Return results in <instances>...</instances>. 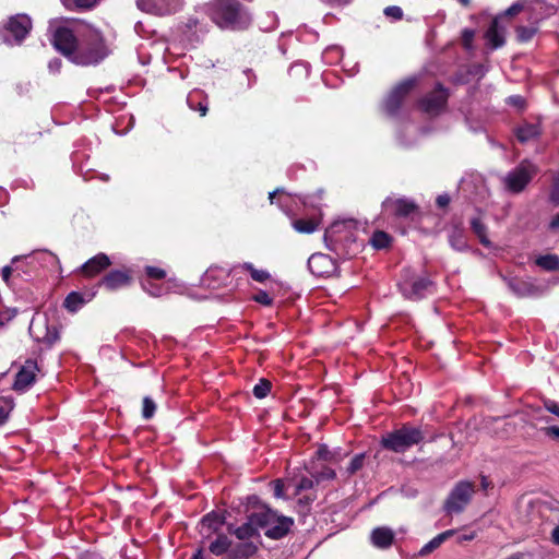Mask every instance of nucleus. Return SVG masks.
Returning <instances> with one entry per match:
<instances>
[{"label": "nucleus", "mask_w": 559, "mask_h": 559, "mask_svg": "<svg viewBox=\"0 0 559 559\" xmlns=\"http://www.w3.org/2000/svg\"><path fill=\"white\" fill-rule=\"evenodd\" d=\"M324 242L330 251L344 260L353 258L359 247L355 234L349 229V225L346 222L333 223L325 230Z\"/></svg>", "instance_id": "nucleus-4"}, {"label": "nucleus", "mask_w": 559, "mask_h": 559, "mask_svg": "<svg viewBox=\"0 0 559 559\" xmlns=\"http://www.w3.org/2000/svg\"><path fill=\"white\" fill-rule=\"evenodd\" d=\"M365 453L356 454L344 471V473L346 474V478H349L350 476L355 475L358 471H360L365 465Z\"/></svg>", "instance_id": "nucleus-39"}, {"label": "nucleus", "mask_w": 559, "mask_h": 559, "mask_svg": "<svg viewBox=\"0 0 559 559\" xmlns=\"http://www.w3.org/2000/svg\"><path fill=\"white\" fill-rule=\"evenodd\" d=\"M233 540L224 533L216 534V538L209 545V550L214 556H223L228 554Z\"/></svg>", "instance_id": "nucleus-24"}, {"label": "nucleus", "mask_w": 559, "mask_h": 559, "mask_svg": "<svg viewBox=\"0 0 559 559\" xmlns=\"http://www.w3.org/2000/svg\"><path fill=\"white\" fill-rule=\"evenodd\" d=\"M450 197L448 194H440L436 199V204L438 207H447L450 204Z\"/></svg>", "instance_id": "nucleus-55"}, {"label": "nucleus", "mask_w": 559, "mask_h": 559, "mask_svg": "<svg viewBox=\"0 0 559 559\" xmlns=\"http://www.w3.org/2000/svg\"><path fill=\"white\" fill-rule=\"evenodd\" d=\"M507 24L502 23V17H495L485 33V38L492 49H498L506 44Z\"/></svg>", "instance_id": "nucleus-18"}, {"label": "nucleus", "mask_w": 559, "mask_h": 559, "mask_svg": "<svg viewBox=\"0 0 559 559\" xmlns=\"http://www.w3.org/2000/svg\"><path fill=\"white\" fill-rule=\"evenodd\" d=\"M523 10L524 1H518L513 3L510 8H508L503 13L497 15L496 17H502V23H504L508 19L518 15Z\"/></svg>", "instance_id": "nucleus-43"}, {"label": "nucleus", "mask_w": 559, "mask_h": 559, "mask_svg": "<svg viewBox=\"0 0 559 559\" xmlns=\"http://www.w3.org/2000/svg\"><path fill=\"white\" fill-rule=\"evenodd\" d=\"M32 20L26 14H16L10 16L0 26V37L3 43L12 45H21L32 31Z\"/></svg>", "instance_id": "nucleus-6"}, {"label": "nucleus", "mask_w": 559, "mask_h": 559, "mask_svg": "<svg viewBox=\"0 0 559 559\" xmlns=\"http://www.w3.org/2000/svg\"><path fill=\"white\" fill-rule=\"evenodd\" d=\"M471 229L478 238L479 242L489 248L491 246V241L488 238V229L487 226L481 222L480 218L474 217L471 221Z\"/></svg>", "instance_id": "nucleus-31"}, {"label": "nucleus", "mask_w": 559, "mask_h": 559, "mask_svg": "<svg viewBox=\"0 0 559 559\" xmlns=\"http://www.w3.org/2000/svg\"><path fill=\"white\" fill-rule=\"evenodd\" d=\"M85 304L83 295L79 292H71L63 301V307L69 312L78 311Z\"/></svg>", "instance_id": "nucleus-35"}, {"label": "nucleus", "mask_w": 559, "mask_h": 559, "mask_svg": "<svg viewBox=\"0 0 559 559\" xmlns=\"http://www.w3.org/2000/svg\"><path fill=\"white\" fill-rule=\"evenodd\" d=\"M316 484H317L316 479L313 480L308 477H301V479L299 480V483L296 486L295 495H299L304 490L312 489Z\"/></svg>", "instance_id": "nucleus-49"}, {"label": "nucleus", "mask_w": 559, "mask_h": 559, "mask_svg": "<svg viewBox=\"0 0 559 559\" xmlns=\"http://www.w3.org/2000/svg\"><path fill=\"white\" fill-rule=\"evenodd\" d=\"M37 371H39V368L36 360L27 359L15 374L13 390L17 392L26 391L36 381Z\"/></svg>", "instance_id": "nucleus-15"}, {"label": "nucleus", "mask_w": 559, "mask_h": 559, "mask_svg": "<svg viewBox=\"0 0 559 559\" xmlns=\"http://www.w3.org/2000/svg\"><path fill=\"white\" fill-rule=\"evenodd\" d=\"M551 542L559 546V525L556 526L551 532Z\"/></svg>", "instance_id": "nucleus-62"}, {"label": "nucleus", "mask_w": 559, "mask_h": 559, "mask_svg": "<svg viewBox=\"0 0 559 559\" xmlns=\"http://www.w3.org/2000/svg\"><path fill=\"white\" fill-rule=\"evenodd\" d=\"M234 535L241 542H250V538L258 535V528L254 522L250 521V514L246 523L234 530Z\"/></svg>", "instance_id": "nucleus-29"}, {"label": "nucleus", "mask_w": 559, "mask_h": 559, "mask_svg": "<svg viewBox=\"0 0 559 559\" xmlns=\"http://www.w3.org/2000/svg\"><path fill=\"white\" fill-rule=\"evenodd\" d=\"M22 262V259L20 257H14L11 261V265H5L1 270V276L2 280L9 285L10 284V277L12 275H15L17 277H21V266L20 263Z\"/></svg>", "instance_id": "nucleus-36"}, {"label": "nucleus", "mask_w": 559, "mask_h": 559, "mask_svg": "<svg viewBox=\"0 0 559 559\" xmlns=\"http://www.w3.org/2000/svg\"><path fill=\"white\" fill-rule=\"evenodd\" d=\"M284 193H285V190L283 188H277L274 191L270 192L269 193L270 202L274 203V199L276 198V195L284 194Z\"/></svg>", "instance_id": "nucleus-61"}, {"label": "nucleus", "mask_w": 559, "mask_h": 559, "mask_svg": "<svg viewBox=\"0 0 559 559\" xmlns=\"http://www.w3.org/2000/svg\"><path fill=\"white\" fill-rule=\"evenodd\" d=\"M316 479V483L319 484L321 480H332L336 477V473L334 469L330 467H323L322 471L318 472L316 475H312Z\"/></svg>", "instance_id": "nucleus-46"}, {"label": "nucleus", "mask_w": 559, "mask_h": 559, "mask_svg": "<svg viewBox=\"0 0 559 559\" xmlns=\"http://www.w3.org/2000/svg\"><path fill=\"white\" fill-rule=\"evenodd\" d=\"M252 299L263 306L270 307L273 305V298L264 290H259L253 295Z\"/></svg>", "instance_id": "nucleus-48"}, {"label": "nucleus", "mask_w": 559, "mask_h": 559, "mask_svg": "<svg viewBox=\"0 0 559 559\" xmlns=\"http://www.w3.org/2000/svg\"><path fill=\"white\" fill-rule=\"evenodd\" d=\"M294 229L299 234H312L320 225V219L316 217L298 218L292 223Z\"/></svg>", "instance_id": "nucleus-30"}, {"label": "nucleus", "mask_w": 559, "mask_h": 559, "mask_svg": "<svg viewBox=\"0 0 559 559\" xmlns=\"http://www.w3.org/2000/svg\"><path fill=\"white\" fill-rule=\"evenodd\" d=\"M543 405L546 411L559 417V403L554 400L546 399L543 401Z\"/></svg>", "instance_id": "nucleus-51"}, {"label": "nucleus", "mask_w": 559, "mask_h": 559, "mask_svg": "<svg viewBox=\"0 0 559 559\" xmlns=\"http://www.w3.org/2000/svg\"><path fill=\"white\" fill-rule=\"evenodd\" d=\"M316 495H306L302 498H300L298 502L300 504L309 506L316 500Z\"/></svg>", "instance_id": "nucleus-60"}, {"label": "nucleus", "mask_w": 559, "mask_h": 559, "mask_svg": "<svg viewBox=\"0 0 559 559\" xmlns=\"http://www.w3.org/2000/svg\"><path fill=\"white\" fill-rule=\"evenodd\" d=\"M133 271L130 267L115 269L108 271L97 283L98 288L115 293L130 287L133 284Z\"/></svg>", "instance_id": "nucleus-11"}, {"label": "nucleus", "mask_w": 559, "mask_h": 559, "mask_svg": "<svg viewBox=\"0 0 559 559\" xmlns=\"http://www.w3.org/2000/svg\"><path fill=\"white\" fill-rule=\"evenodd\" d=\"M536 265L540 266L546 271H557L559 270V257L556 254H545L539 255L535 260Z\"/></svg>", "instance_id": "nucleus-37"}, {"label": "nucleus", "mask_w": 559, "mask_h": 559, "mask_svg": "<svg viewBox=\"0 0 559 559\" xmlns=\"http://www.w3.org/2000/svg\"><path fill=\"white\" fill-rule=\"evenodd\" d=\"M11 409H12L11 405H9L8 407L0 406V426L3 425L8 420L9 413Z\"/></svg>", "instance_id": "nucleus-58"}, {"label": "nucleus", "mask_w": 559, "mask_h": 559, "mask_svg": "<svg viewBox=\"0 0 559 559\" xmlns=\"http://www.w3.org/2000/svg\"><path fill=\"white\" fill-rule=\"evenodd\" d=\"M142 287L146 290L151 296L158 297L162 294L160 287H155L151 285V288L147 287L146 283H142Z\"/></svg>", "instance_id": "nucleus-59"}, {"label": "nucleus", "mask_w": 559, "mask_h": 559, "mask_svg": "<svg viewBox=\"0 0 559 559\" xmlns=\"http://www.w3.org/2000/svg\"><path fill=\"white\" fill-rule=\"evenodd\" d=\"M261 504H264V503L261 501L259 496L251 495V496L247 497V506L249 508L254 509V511H260L261 510Z\"/></svg>", "instance_id": "nucleus-52"}, {"label": "nucleus", "mask_w": 559, "mask_h": 559, "mask_svg": "<svg viewBox=\"0 0 559 559\" xmlns=\"http://www.w3.org/2000/svg\"><path fill=\"white\" fill-rule=\"evenodd\" d=\"M449 97V88L438 82L432 91L418 99L417 106L429 116H439L447 108Z\"/></svg>", "instance_id": "nucleus-9"}, {"label": "nucleus", "mask_w": 559, "mask_h": 559, "mask_svg": "<svg viewBox=\"0 0 559 559\" xmlns=\"http://www.w3.org/2000/svg\"><path fill=\"white\" fill-rule=\"evenodd\" d=\"M416 86L415 79H406L397 83L382 102V110L389 117H396L404 100Z\"/></svg>", "instance_id": "nucleus-8"}, {"label": "nucleus", "mask_w": 559, "mask_h": 559, "mask_svg": "<svg viewBox=\"0 0 559 559\" xmlns=\"http://www.w3.org/2000/svg\"><path fill=\"white\" fill-rule=\"evenodd\" d=\"M272 382L269 379L261 378L253 386L252 393L257 399H264L271 392Z\"/></svg>", "instance_id": "nucleus-40"}, {"label": "nucleus", "mask_w": 559, "mask_h": 559, "mask_svg": "<svg viewBox=\"0 0 559 559\" xmlns=\"http://www.w3.org/2000/svg\"><path fill=\"white\" fill-rule=\"evenodd\" d=\"M393 238L383 230H376L371 238L370 245L377 250L389 249L392 245Z\"/></svg>", "instance_id": "nucleus-34"}, {"label": "nucleus", "mask_w": 559, "mask_h": 559, "mask_svg": "<svg viewBox=\"0 0 559 559\" xmlns=\"http://www.w3.org/2000/svg\"><path fill=\"white\" fill-rule=\"evenodd\" d=\"M206 12L211 21L224 31H243L252 22L250 11L239 0H211Z\"/></svg>", "instance_id": "nucleus-1"}, {"label": "nucleus", "mask_w": 559, "mask_h": 559, "mask_svg": "<svg viewBox=\"0 0 559 559\" xmlns=\"http://www.w3.org/2000/svg\"><path fill=\"white\" fill-rule=\"evenodd\" d=\"M271 485L273 486L274 496L276 498H284V481L277 478L271 481Z\"/></svg>", "instance_id": "nucleus-53"}, {"label": "nucleus", "mask_w": 559, "mask_h": 559, "mask_svg": "<svg viewBox=\"0 0 559 559\" xmlns=\"http://www.w3.org/2000/svg\"><path fill=\"white\" fill-rule=\"evenodd\" d=\"M190 559H204L203 548H198Z\"/></svg>", "instance_id": "nucleus-64"}, {"label": "nucleus", "mask_w": 559, "mask_h": 559, "mask_svg": "<svg viewBox=\"0 0 559 559\" xmlns=\"http://www.w3.org/2000/svg\"><path fill=\"white\" fill-rule=\"evenodd\" d=\"M79 39L80 33L75 34L66 25H58L51 31V45L59 53L64 56L71 62H73V56L75 55Z\"/></svg>", "instance_id": "nucleus-7"}, {"label": "nucleus", "mask_w": 559, "mask_h": 559, "mask_svg": "<svg viewBox=\"0 0 559 559\" xmlns=\"http://www.w3.org/2000/svg\"><path fill=\"white\" fill-rule=\"evenodd\" d=\"M226 523L223 512L211 511L202 516L199 523V532L203 538H210L213 534L223 533L222 527Z\"/></svg>", "instance_id": "nucleus-17"}, {"label": "nucleus", "mask_w": 559, "mask_h": 559, "mask_svg": "<svg viewBox=\"0 0 559 559\" xmlns=\"http://www.w3.org/2000/svg\"><path fill=\"white\" fill-rule=\"evenodd\" d=\"M515 136L521 143H526L531 140L538 138L542 133L540 127L537 123H524L519 126L515 130Z\"/></svg>", "instance_id": "nucleus-25"}, {"label": "nucleus", "mask_w": 559, "mask_h": 559, "mask_svg": "<svg viewBox=\"0 0 559 559\" xmlns=\"http://www.w3.org/2000/svg\"><path fill=\"white\" fill-rule=\"evenodd\" d=\"M277 512L266 504H261L260 511L250 513V521L254 522L257 528H270L277 521Z\"/></svg>", "instance_id": "nucleus-19"}, {"label": "nucleus", "mask_w": 559, "mask_h": 559, "mask_svg": "<svg viewBox=\"0 0 559 559\" xmlns=\"http://www.w3.org/2000/svg\"><path fill=\"white\" fill-rule=\"evenodd\" d=\"M455 534V530H448L440 534H438L436 537H433L431 540H429L427 544H425L421 549L419 550V556L426 557L433 552L436 549H438L447 539L452 537Z\"/></svg>", "instance_id": "nucleus-26"}, {"label": "nucleus", "mask_w": 559, "mask_h": 559, "mask_svg": "<svg viewBox=\"0 0 559 559\" xmlns=\"http://www.w3.org/2000/svg\"><path fill=\"white\" fill-rule=\"evenodd\" d=\"M449 242L457 251L467 249L465 230L462 227L455 226L449 235Z\"/></svg>", "instance_id": "nucleus-32"}, {"label": "nucleus", "mask_w": 559, "mask_h": 559, "mask_svg": "<svg viewBox=\"0 0 559 559\" xmlns=\"http://www.w3.org/2000/svg\"><path fill=\"white\" fill-rule=\"evenodd\" d=\"M383 13L386 17L393 19L394 21H400L403 19V10L397 5L386 7Z\"/></svg>", "instance_id": "nucleus-47"}, {"label": "nucleus", "mask_w": 559, "mask_h": 559, "mask_svg": "<svg viewBox=\"0 0 559 559\" xmlns=\"http://www.w3.org/2000/svg\"><path fill=\"white\" fill-rule=\"evenodd\" d=\"M293 525L294 520L292 518L278 515L277 521L270 528L265 530L264 534L271 539H281L289 533Z\"/></svg>", "instance_id": "nucleus-21"}, {"label": "nucleus", "mask_w": 559, "mask_h": 559, "mask_svg": "<svg viewBox=\"0 0 559 559\" xmlns=\"http://www.w3.org/2000/svg\"><path fill=\"white\" fill-rule=\"evenodd\" d=\"M397 287L403 297L412 301L421 300L436 292V283L430 275L411 266L401 270Z\"/></svg>", "instance_id": "nucleus-3"}, {"label": "nucleus", "mask_w": 559, "mask_h": 559, "mask_svg": "<svg viewBox=\"0 0 559 559\" xmlns=\"http://www.w3.org/2000/svg\"><path fill=\"white\" fill-rule=\"evenodd\" d=\"M144 271L151 280H163L166 277V271L157 266L147 265Z\"/></svg>", "instance_id": "nucleus-45"}, {"label": "nucleus", "mask_w": 559, "mask_h": 559, "mask_svg": "<svg viewBox=\"0 0 559 559\" xmlns=\"http://www.w3.org/2000/svg\"><path fill=\"white\" fill-rule=\"evenodd\" d=\"M346 454L342 455L337 450L331 451L326 444H320L316 451V456L318 460L338 463L343 460Z\"/></svg>", "instance_id": "nucleus-33"}, {"label": "nucleus", "mask_w": 559, "mask_h": 559, "mask_svg": "<svg viewBox=\"0 0 559 559\" xmlns=\"http://www.w3.org/2000/svg\"><path fill=\"white\" fill-rule=\"evenodd\" d=\"M424 440L425 432L420 427L405 423L401 427L382 436L380 444L384 450L394 453H405L414 445L424 442Z\"/></svg>", "instance_id": "nucleus-5"}, {"label": "nucleus", "mask_w": 559, "mask_h": 559, "mask_svg": "<svg viewBox=\"0 0 559 559\" xmlns=\"http://www.w3.org/2000/svg\"><path fill=\"white\" fill-rule=\"evenodd\" d=\"M110 265V258L106 253L99 252L96 255L88 259L86 262H84L79 267L78 273H80L82 276L86 278H93L100 275Z\"/></svg>", "instance_id": "nucleus-16"}, {"label": "nucleus", "mask_w": 559, "mask_h": 559, "mask_svg": "<svg viewBox=\"0 0 559 559\" xmlns=\"http://www.w3.org/2000/svg\"><path fill=\"white\" fill-rule=\"evenodd\" d=\"M474 493V485L469 481H460L450 492L444 502V509L449 513H461L469 503Z\"/></svg>", "instance_id": "nucleus-12"}, {"label": "nucleus", "mask_w": 559, "mask_h": 559, "mask_svg": "<svg viewBox=\"0 0 559 559\" xmlns=\"http://www.w3.org/2000/svg\"><path fill=\"white\" fill-rule=\"evenodd\" d=\"M551 200L554 203L559 204V171L554 178L552 189H551Z\"/></svg>", "instance_id": "nucleus-54"}, {"label": "nucleus", "mask_w": 559, "mask_h": 559, "mask_svg": "<svg viewBox=\"0 0 559 559\" xmlns=\"http://www.w3.org/2000/svg\"><path fill=\"white\" fill-rule=\"evenodd\" d=\"M474 37H475V31L474 29H471V28H464L462 31V35H461V41H462V46L466 49V50H471L473 48V40H474Z\"/></svg>", "instance_id": "nucleus-44"}, {"label": "nucleus", "mask_w": 559, "mask_h": 559, "mask_svg": "<svg viewBox=\"0 0 559 559\" xmlns=\"http://www.w3.org/2000/svg\"><path fill=\"white\" fill-rule=\"evenodd\" d=\"M155 402L150 396H145L142 402V417L146 420L151 419L155 415Z\"/></svg>", "instance_id": "nucleus-42"}, {"label": "nucleus", "mask_w": 559, "mask_h": 559, "mask_svg": "<svg viewBox=\"0 0 559 559\" xmlns=\"http://www.w3.org/2000/svg\"><path fill=\"white\" fill-rule=\"evenodd\" d=\"M384 213L395 218H413L419 214V206L412 200L406 198L388 197L382 202Z\"/></svg>", "instance_id": "nucleus-13"}, {"label": "nucleus", "mask_w": 559, "mask_h": 559, "mask_svg": "<svg viewBox=\"0 0 559 559\" xmlns=\"http://www.w3.org/2000/svg\"><path fill=\"white\" fill-rule=\"evenodd\" d=\"M536 174V168L524 160L512 169L504 178V185L508 191L512 193L522 192L531 182Z\"/></svg>", "instance_id": "nucleus-10"}, {"label": "nucleus", "mask_w": 559, "mask_h": 559, "mask_svg": "<svg viewBox=\"0 0 559 559\" xmlns=\"http://www.w3.org/2000/svg\"><path fill=\"white\" fill-rule=\"evenodd\" d=\"M549 228L552 230L559 229V213L551 218Z\"/></svg>", "instance_id": "nucleus-63"}, {"label": "nucleus", "mask_w": 559, "mask_h": 559, "mask_svg": "<svg viewBox=\"0 0 559 559\" xmlns=\"http://www.w3.org/2000/svg\"><path fill=\"white\" fill-rule=\"evenodd\" d=\"M109 55L103 34L94 28L80 33V39L73 62L76 66H96Z\"/></svg>", "instance_id": "nucleus-2"}, {"label": "nucleus", "mask_w": 559, "mask_h": 559, "mask_svg": "<svg viewBox=\"0 0 559 559\" xmlns=\"http://www.w3.org/2000/svg\"><path fill=\"white\" fill-rule=\"evenodd\" d=\"M308 269L314 276L329 277L336 271L337 265L330 255L318 252L308 259Z\"/></svg>", "instance_id": "nucleus-14"}, {"label": "nucleus", "mask_w": 559, "mask_h": 559, "mask_svg": "<svg viewBox=\"0 0 559 559\" xmlns=\"http://www.w3.org/2000/svg\"><path fill=\"white\" fill-rule=\"evenodd\" d=\"M538 28L536 26L519 25L515 28L516 40L520 44L528 43L536 35Z\"/></svg>", "instance_id": "nucleus-38"}, {"label": "nucleus", "mask_w": 559, "mask_h": 559, "mask_svg": "<svg viewBox=\"0 0 559 559\" xmlns=\"http://www.w3.org/2000/svg\"><path fill=\"white\" fill-rule=\"evenodd\" d=\"M370 538L373 546L386 549L393 545L395 534L393 530L386 526H379L372 530Z\"/></svg>", "instance_id": "nucleus-20"}, {"label": "nucleus", "mask_w": 559, "mask_h": 559, "mask_svg": "<svg viewBox=\"0 0 559 559\" xmlns=\"http://www.w3.org/2000/svg\"><path fill=\"white\" fill-rule=\"evenodd\" d=\"M510 289L520 297L527 295L533 285L520 280H513L509 283Z\"/></svg>", "instance_id": "nucleus-41"}, {"label": "nucleus", "mask_w": 559, "mask_h": 559, "mask_svg": "<svg viewBox=\"0 0 559 559\" xmlns=\"http://www.w3.org/2000/svg\"><path fill=\"white\" fill-rule=\"evenodd\" d=\"M97 0H74V3L78 8L81 9H90L96 4Z\"/></svg>", "instance_id": "nucleus-56"}, {"label": "nucleus", "mask_w": 559, "mask_h": 559, "mask_svg": "<svg viewBox=\"0 0 559 559\" xmlns=\"http://www.w3.org/2000/svg\"><path fill=\"white\" fill-rule=\"evenodd\" d=\"M540 431L552 440H559V426H547L540 428Z\"/></svg>", "instance_id": "nucleus-50"}, {"label": "nucleus", "mask_w": 559, "mask_h": 559, "mask_svg": "<svg viewBox=\"0 0 559 559\" xmlns=\"http://www.w3.org/2000/svg\"><path fill=\"white\" fill-rule=\"evenodd\" d=\"M187 104L191 110L199 111L204 117L209 110V96L204 91L195 88L188 94Z\"/></svg>", "instance_id": "nucleus-22"}, {"label": "nucleus", "mask_w": 559, "mask_h": 559, "mask_svg": "<svg viewBox=\"0 0 559 559\" xmlns=\"http://www.w3.org/2000/svg\"><path fill=\"white\" fill-rule=\"evenodd\" d=\"M258 551V546L253 542H241L231 545L226 559H250Z\"/></svg>", "instance_id": "nucleus-23"}, {"label": "nucleus", "mask_w": 559, "mask_h": 559, "mask_svg": "<svg viewBox=\"0 0 559 559\" xmlns=\"http://www.w3.org/2000/svg\"><path fill=\"white\" fill-rule=\"evenodd\" d=\"M238 269H241L243 271H247L251 278L258 283H264L266 282L267 280H270L271 277V274L266 271V270H258L254 267V265L250 262H245L242 264H239V265H236L234 266L229 272H228V275L230 273H236Z\"/></svg>", "instance_id": "nucleus-28"}, {"label": "nucleus", "mask_w": 559, "mask_h": 559, "mask_svg": "<svg viewBox=\"0 0 559 559\" xmlns=\"http://www.w3.org/2000/svg\"><path fill=\"white\" fill-rule=\"evenodd\" d=\"M146 3L151 5L152 12L157 15L171 14L178 8L177 0H146Z\"/></svg>", "instance_id": "nucleus-27"}, {"label": "nucleus", "mask_w": 559, "mask_h": 559, "mask_svg": "<svg viewBox=\"0 0 559 559\" xmlns=\"http://www.w3.org/2000/svg\"><path fill=\"white\" fill-rule=\"evenodd\" d=\"M533 555L528 551H518L510 555L507 559H532Z\"/></svg>", "instance_id": "nucleus-57"}]
</instances>
